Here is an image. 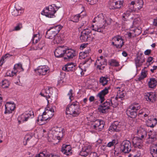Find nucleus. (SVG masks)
Instances as JSON below:
<instances>
[{
  "mask_svg": "<svg viewBox=\"0 0 157 157\" xmlns=\"http://www.w3.org/2000/svg\"><path fill=\"white\" fill-rule=\"evenodd\" d=\"M71 21L74 22H78V14L72 17L71 18Z\"/></svg>",
  "mask_w": 157,
  "mask_h": 157,
  "instance_id": "052dcab7",
  "label": "nucleus"
},
{
  "mask_svg": "<svg viewBox=\"0 0 157 157\" xmlns=\"http://www.w3.org/2000/svg\"><path fill=\"white\" fill-rule=\"evenodd\" d=\"M91 31L88 29L83 31L81 33L80 36L81 41L82 42L87 41L89 37V34L91 33Z\"/></svg>",
  "mask_w": 157,
  "mask_h": 157,
  "instance_id": "aec40b11",
  "label": "nucleus"
},
{
  "mask_svg": "<svg viewBox=\"0 0 157 157\" xmlns=\"http://www.w3.org/2000/svg\"><path fill=\"white\" fill-rule=\"evenodd\" d=\"M140 108V106L138 103H135L128 109L126 113L130 117L134 118L136 116L137 111Z\"/></svg>",
  "mask_w": 157,
  "mask_h": 157,
  "instance_id": "39448f33",
  "label": "nucleus"
},
{
  "mask_svg": "<svg viewBox=\"0 0 157 157\" xmlns=\"http://www.w3.org/2000/svg\"><path fill=\"white\" fill-rule=\"evenodd\" d=\"M117 123H118V122L115 121L113 124H112L109 128V131L111 132L113 131L117 132Z\"/></svg>",
  "mask_w": 157,
  "mask_h": 157,
  "instance_id": "79ce46f5",
  "label": "nucleus"
},
{
  "mask_svg": "<svg viewBox=\"0 0 157 157\" xmlns=\"http://www.w3.org/2000/svg\"><path fill=\"white\" fill-rule=\"evenodd\" d=\"M147 85L149 88L154 89L157 85L156 79L154 78H151L147 79Z\"/></svg>",
  "mask_w": 157,
  "mask_h": 157,
  "instance_id": "a878e982",
  "label": "nucleus"
},
{
  "mask_svg": "<svg viewBox=\"0 0 157 157\" xmlns=\"http://www.w3.org/2000/svg\"><path fill=\"white\" fill-rule=\"evenodd\" d=\"M140 137H138L137 136L134 137L132 140V142L133 144V145H135L138 142H139L140 141H142V140L141 139L142 138H140Z\"/></svg>",
  "mask_w": 157,
  "mask_h": 157,
  "instance_id": "603ef678",
  "label": "nucleus"
},
{
  "mask_svg": "<svg viewBox=\"0 0 157 157\" xmlns=\"http://www.w3.org/2000/svg\"><path fill=\"white\" fill-rule=\"evenodd\" d=\"M77 101H76L73 102L72 104L67 105L66 109V114L72 115L74 117L76 116V115H78V107L77 104Z\"/></svg>",
  "mask_w": 157,
  "mask_h": 157,
  "instance_id": "20e7f679",
  "label": "nucleus"
},
{
  "mask_svg": "<svg viewBox=\"0 0 157 157\" xmlns=\"http://www.w3.org/2000/svg\"><path fill=\"white\" fill-rule=\"evenodd\" d=\"M16 71L13 70L12 71H7L6 74V76L12 77L15 75H16Z\"/></svg>",
  "mask_w": 157,
  "mask_h": 157,
  "instance_id": "3c124183",
  "label": "nucleus"
},
{
  "mask_svg": "<svg viewBox=\"0 0 157 157\" xmlns=\"http://www.w3.org/2000/svg\"><path fill=\"white\" fill-rule=\"evenodd\" d=\"M117 144V141L116 140H113L111 142H109L107 144V146L111 147Z\"/></svg>",
  "mask_w": 157,
  "mask_h": 157,
  "instance_id": "bf43d9fd",
  "label": "nucleus"
},
{
  "mask_svg": "<svg viewBox=\"0 0 157 157\" xmlns=\"http://www.w3.org/2000/svg\"><path fill=\"white\" fill-rule=\"evenodd\" d=\"M65 60H68L73 58L76 55L75 51L70 48H68L66 47V50L65 51Z\"/></svg>",
  "mask_w": 157,
  "mask_h": 157,
  "instance_id": "9b49d317",
  "label": "nucleus"
},
{
  "mask_svg": "<svg viewBox=\"0 0 157 157\" xmlns=\"http://www.w3.org/2000/svg\"><path fill=\"white\" fill-rule=\"evenodd\" d=\"M115 89L117 91V93L116 96L117 98L121 101L123 100L124 99L126 95L125 91L123 89L118 87L115 88Z\"/></svg>",
  "mask_w": 157,
  "mask_h": 157,
  "instance_id": "a211bd4d",
  "label": "nucleus"
},
{
  "mask_svg": "<svg viewBox=\"0 0 157 157\" xmlns=\"http://www.w3.org/2000/svg\"><path fill=\"white\" fill-rule=\"evenodd\" d=\"M134 146L136 148H138L139 149L142 148L143 146L142 140V141H140L135 145H134Z\"/></svg>",
  "mask_w": 157,
  "mask_h": 157,
  "instance_id": "680f3d73",
  "label": "nucleus"
},
{
  "mask_svg": "<svg viewBox=\"0 0 157 157\" xmlns=\"http://www.w3.org/2000/svg\"><path fill=\"white\" fill-rule=\"evenodd\" d=\"M87 56V52H80L79 53V58L80 59H84Z\"/></svg>",
  "mask_w": 157,
  "mask_h": 157,
  "instance_id": "4d7b16f0",
  "label": "nucleus"
},
{
  "mask_svg": "<svg viewBox=\"0 0 157 157\" xmlns=\"http://www.w3.org/2000/svg\"><path fill=\"white\" fill-rule=\"evenodd\" d=\"M35 71L36 73L39 75H46L49 72L50 69L47 66L44 65L39 67Z\"/></svg>",
  "mask_w": 157,
  "mask_h": 157,
  "instance_id": "4468645a",
  "label": "nucleus"
},
{
  "mask_svg": "<svg viewBox=\"0 0 157 157\" xmlns=\"http://www.w3.org/2000/svg\"><path fill=\"white\" fill-rule=\"evenodd\" d=\"M22 28V24L19 23L17 24L16 26L14 28L13 31H17L20 30Z\"/></svg>",
  "mask_w": 157,
  "mask_h": 157,
  "instance_id": "13d9d810",
  "label": "nucleus"
},
{
  "mask_svg": "<svg viewBox=\"0 0 157 157\" xmlns=\"http://www.w3.org/2000/svg\"><path fill=\"white\" fill-rule=\"evenodd\" d=\"M112 21L111 19L104 17L103 14H100L93 20V22L96 23L92 25V30L101 32L105 26L111 24Z\"/></svg>",
  "mask_w": 157,
  "mask_h": 157,
  "instance_id": "f257e3e1",
  "label": "nucleus"
},
{
  "mask_svg": "<svg viewBox=\"0 0 157 157\" xmlns=\"http://www.w3.org/2000/svg\"><path fill=\"white\" fill-rule=\"evenodd\" d=\"M104 126V122L100 120H96L94 121L90 126V128L94 129V131H101Z\"/></svg>",
  "mask_w": 157,
  "mask_h": 157,
  "instance_id": "6e6552de",
  "label": "nucleus"
},
{
  "mask_svg": "<svg viewBox=\"0 0 157 157\" xmlns=\"http://www.w3.org/2000/svg\"><path fill=\"white\" fill-rule=\"evenodd\" d=\"M13 70L15 71L17 74L18 72H20L23 71L24 69L22 67V65L21 63H18L15 64Z\"/></svg>",
  "mask_w": 157,
  "mask_h": 157,
  "instance_id": "ea45409f",
  "label": "nucleus"
},
{
  "mask_svg": "<svg viewBox=\"0 0 157 157\" xmlns=\"http://www.w3.org/2000/svg\"><path fill=\"white\" fill-rule=\"evenodd\" d=\"M59 8L56 4H53L44 8L41 14L49 18H53L55 17V14Z\"/></svg>",
  "mask_w": 157,
  "mask_h": 157,
  "instance_id": "7ed1b4c3",
  "label": "nucleus"
},
{
  "mask_svg": "<svg viewBox=\"0 0 157 157\" xmlns=\"http://www.w3.org/2000/svg\"><path fill=\"white\" fill-rule=\"evenodd\" d=\"M34 117L33 112L32 110L26 111L18 118V121L19 124L27 121L29 119Z\"/></svg>",
  "mask_w": 157,
  "mask_h": 157,
  "instance_id": "423d86ee",
  "label": "nucleus"
},
{
  "mask_svg": "<svg viewBox=\"0 0 157 157\" xmlns=\"http://www.w3.org/2000/svg\"><path fill=\"white\" fill-rule=\"evenodd\" d=\"M148 119L146 122V125L147 127L153 128L157 124V120L156 118H147Z\"/></svg>",
  "mask_w": 157,
  "mask_h": 157,
  "instance_id": "bb28decb",
  "label": "nucleus"
},
{
  "mask_svg": "<svg viewBox=\"0 0 157 157\" xmlns=\"http://www.w3.org/2000/svg\"><path fill=\"white\" fill-rule=\"evenodd\" d=\"M33 136V135L31 133H28L25 136L24 141L23 144L25 145L27 144V142L29 141H31Z\"/></svg>",
  "mask_w": 157,
  "mask_h": 157,
  "instance_id": "58836bf2",
  "label": "nucleus"
},
{
  "mask_svg": "<svg viewBox=\"0 0 157 157\" xmlns=\"http://www.w3.org/2000/svg\"><path fill=\"white\" fill-rule=\"evenodd\" d=\"M134 10H135L134 6H132V5H130L129 4L128 6V10H127L124 13H125V14H127V16H129L131 12Z\"/></svg>",
  "mask_w": 157,
  "mask_h": 157,
  "instance_id": "49530a36",
  "label": "nucleus"
},
{
  "mask_svg": "<svg viewBox=\"0 0 157 157\" xmlns=\"http://www.w3.org/2000/svg\"><path fill=\"white\" fill-rule=\"evenodd\" d=\"M71 146L69 145H63L61 150L62 153L67 156H69L71 155Z\"/></svg>",
  "mask_w": 157,
  "mask_h": 157,
  "instance_id": "b1692460",
  "label": "nucleus"
},
{
  "mask_svg": "<svg viewBox=\"0 0 157 157\" xmlns=\"http://www.w3.org/2000/svg\"><path fill=\"white\" fill-rule=\"evenodd\" d=\"M137 134L139 137L143 138L147 135V131L143 127L139 128L137 131Z\"/></svg>",
  "mask_w": 157,
  "mask_h": 157,
  "instance_id": "c85d7f7f",
  "label": "nucleus"
},
{
  "mask_svg": "<svg viewBox=\"0 0 157 157\" xmlns=\"http://www.w3.org/2000/svg\"><path fill=\"white\" fill-rule=\"evenodd\" d=\"M107 60L105 59H98L96 61L97 68L100 70H103L106 65Z\"/></svg>",
  "mask_w": 157,
  "mask_h": 157,
  "instance_id": "4be33fe9",
  "label": "nucleus"
},
{
  "mask_svg": "<svg viewBox=\"0 0 157 157\" xmlns=\"http://www.w3.org/2000/svg\"><path fill=\"white\" fill-rule=\"evenodd\" d=\"M90 157H98L97 153L95 152H92L90 155Z\"/></svg>",
  "mask_w": 157,
  "mask_h": 157,
  "instance_id": "774afa93",
  "label": "nucleus"
},
{
  "mask_svg": "<svg viewBox=\"0 0 157 157\" xmlns=\"http://www.w3.org/2000/svg\"><path fill=\"white\" fill-rule=\"evenodd\" d=\"M11 56H12V55H10L9 54L7 53L4 56H2V57L1 58L0 60L1 62L2 61V62L3 63L4 59H6L7 58H9Z\"/></svg>",
  "mask_w": 157,
  "mask_h": 157,
  "instance_id": "0e129e2a",
  "label": "nucleus"
},
{
  "mask_svg": "<svg viewBox=\"0 0 157 157\" xmlns=\"http://www.w3.org/2000/svg\"><path fill=\"white\" fill-rule=\"evenodd\" d=\"M123 1L110 0L109 2V7L110 9H120L123 6Z\"/></svg>",
  "mask_w": 157,
  "mask_h": 157,
  "instance_id": "1a4fd4ad",
  "label": "nucleus"
},
{
  "mask_svg": "<svg viewBox=\"0 0 157 157\" xmlns=\"http://www.w3.org/2000/svg\"><path fill=\"white\" fill-rule=\"evenodd\" d=\"M111 106V105L110 100L109 99L99 107L98 110L100 112L102 113H105L107 112L108 109Z\"/></svg>",
  "mask_w": 157,
  "mask_h": 157,
  "instance_id": "2eb2a0df",
  "label": "nucleus"
},
{
  "mask_svg": "<svg viewBox=\"0 0 157 157\" xmlns=\"http://www.w3.org/2000/svg\"><path fill=\"white\" fill-rule=\"evenodd\" d=\"M156 98L155 94L153 92L148 93L145 95V98L147 101L153 102L155 101Z\"/></svg>",
  "mask_w": 157,
  "mask_h": 157,
  "instance_id": "cd10ccee",
  "label": "nucleus"
},
{
  "mask_svg": "<svg viewBox=\"0 0 157 157\" xmlns=\"http://www.w3.org/2000/svg\"><path fill=\"white\" fill-rule=\"evenodd\" d=\"M50 119V117L46 113H44V112L42 115H39L38 117L37 123L40 125H42L46 123L47 120Z\"/></svg>",
  "mask_w": 157,
  "mask_h": 157,
  "instance_id": "dca6fc26",
  "label": "nucleus"
},
{
  "mask_svg": "<svg viewBox=\"0 0 157 157\" xmlns=\"http://www.w3.org/2000/svg\"><path fill=\"white\" fill-rule=\"evenodd\" d=\"M73 95V90L72 89H71L67 94V96L69 97L70 101H72L74 99V97Z\"/></svg>",
  "mask_w": 157,
  "mask_h": 157,
  "instance_id": "6e6d98bb",
  "label": "nucleus"
},
{
  "mask_svg": "<svg viewBox=\"0 0 157 157\" xmlns=\"http://www.w3.org/2000/svg\"><path fill=\"white\" fill-rule=\"evenodd\" d=\"M10 82L7 80L5 79L2 81V86L3 88H7L9 86Z\"/></svg>",
  "mask_w": 157,
  "mask_h": 157,
  "instance_id": "864d4df0",
  "label": "nucleus"
},
{
  "mask_svg": "<svg viewBox=\"0 0 157 157\" xmlns=\"http://www.w3.org/2000/svg\"><path fill=\"white\" fill-rule=\"evenodd\" d=\"M144 2L142 0H137L136 2L132 1L130 5H132L134 6V10L136 9L135 8H137L138 10H140L143 7Z\"/></svg>",
  "mask_w": 157,
  "mask_h": 157,
  "instance_id": "393cba45",
  "label": "nucleus"
},
{
  "mask_svg": "<svg viewBox=\"0 0 157 157\" xmlns=\"http://www.w3.org/2000/svg\"><path fill=\"white\" fill-rule=\"evenodd\" d=\"M24 12V9L22 8H21L19 9H16L14 10L13 12L12 13V15L14 16H17L20 15L21 13H22Z\"/></svg>",
  "mask_w": 157,
  "mask_h": 157,
  "instance_id": "37998d69",
  "label": "nucleus"
},
{
  "mask_svg": "<svg viewBox=\"0 0 157 157\" xmlns=\"http://www.w3.org/2000/svg\"><path fill=\"white\" fill-rule=\"evenodd\" d=\"M150 112L149 110L145 108V110L143 113V116L145 119H147V118L151 117V115L150 114Z\"/></svg>",
  "mask_w": 157,
  "mask_h": 157,
  "instance_id": "8fccbe9b",
  "label": "nucleus"
},
{
  "mask_svg": "<svg viewBox=\"0 0 157 157\" xmlns=\"http://www.w3.org/2000/svg\"><path fill=\"white\" fill-rule=\"evenodd\" d=\"M35 157H50L48 153L45 151H43L37 155Z\"/></svg>",
  "mask_w": 157,
  "mask_h": 157,
  "instance_id": "09e8293b",
  "label": "nucleus"
},
{
  "mask_svg": "<svg viewBox=\"0 0 157 157\" xmlns=\"http://www.w3.org/2000/svg\"><path fill=\"white\" fill-rule=\"evenodd\" d=\"M123 128V126H121L120 124L117 123V132H119Z\"/></svg>",
  "mask_w": 157,
  "mask_h": 157,
  "instance_id": "338daca9",
  "label": "nucleus"
},
{
  "mask_svg": "<svg viewBox=\"0 0 157 157\" xmlns=\"http://www.w3.org/2000/svg\"><path fill=\"white\" fill-rule=\"evenodd\" d=\"M56 35V33H54V31L52 30L51 29L47 32L45 37L47 38L52 39Z\"/></svg>",
  "mask_w": 157,
  "mask_h": 157,
  "instance_id": "e433bc0d",
  "label": "nucleus"
},
{
  "mask_svg": "<svg viewBox=\"0 0 157 157\" xmlns=\"http://www.w3.org/2000/svg\"><path fill=\"white\" fill-rule=\"evenodd\" d=\"M56 107L53 105H50L46 107L44 111V113H46L51 118L53 116Z\"/></svg>",
  "mask_w": 157,
  "mask_h": 157,
  "instance_id": "412c9836",
  "label": "nucleus"
},
{
  "mask_svg": "<svg viewBox=\"0 0 157 157\" xmlns=\"http://www.w3.org/2000/svg\"><path fill=\"white\" fill-rule=\"evenodd\" d=\"M63 129L61 128L56 127L52 128L48 134V140L50 141H52V140H60L63 136Z\"/></svg>",
  "mask_w": 157,
  "mask_h": 157,
  "instance_id": "f03ea898",
  "label": "nucleus"
},
{
  "mask_svg": "<svg viewBox=\"0 0 157 157\" xmlns=\"http://www.w3.org/2000/svg\"><path fill=\"white\" fill-rule=\"evenodd\" d=\"M63 27L61 25H58L55 26V27L51 28V29L54 32L56 33V34H58V33L60 31Z\"/></svg>",
  "mask_w": 157,
  "mask_h": 157,
  "instance_id": "de8ad7c7",
  "label": "nucleus"
},
{
  "mask_svg": "<svg viewBox=\"0 0 157 157\" xmlns=\"http://www.w3.org/2000/svg\"><path fill=\"white\" fill-rule=\"evenodd\" d=\"M53 93V88L52 87H47L43 89L40 93V95L42 96L45 97L48 102V99L50 98L52 96Z\"/></svg>",
  "mask_w": 157,
  "mask_h": 157,
  "instance_id": "ddd939ff",
  "label": "nucleus"
},
{
  "mask_svg": "<svg viewBox=\"0 0 157 157\" xmlns=\"http://www.w3.org/2000/svg\"><path fill=\"white\" fill-rule=\"evenodd\" d=\"M75 69V66L72 63H70L66 65L62 68V70L64 71H72Z\"/></svg>",
  "mask_w": 157,
  "mask_h": 157,
  "instance_id": "c9c22d12",
  "label": "nucleus"
},
{
  "mask_svg": "<svg viewBox=\"0 0 157 157\" xmlns=\"http://www.w3.org/2000/svg\"><path fill=\"white\" fill-rule=\"evenodd\" d=\"M133 152L134 153V155L136 157H140L141 156V152L140 151H134Z\"/></svg>",
  "mask_w": 157,
  "mask_h": 157,
  "instance_id": "69168bd1",
  "label": "nucleus"
},
{
  "mask_svg": "<svg viewBox=\"0 0 157 157\" xmlns=\"http://www.w3.org/2000/svg\"><path fill=\"white\" fill-rule=\"evenodd\" d=\"M141 23V20L139 18L135 19L133 22V25L136 26L140 25Z\"/></svg>",
  "mask_w": 157,
  "mask_h": 157,
  "instance_id": "5fc2aeb1",
  "label": "nucleus"
},
{
  "mask_svg": "<svg viewBox=\"0 0 157 157\" xmlns=\"http://www.w3.org/2000/svg\"><path fill=\"white\" fill-rule=\"evenodd\" d=\"M110 79L107 77H101L99 79L100 83L103 86H105L108 84V82L110 81Z\"/></svg>",
  "mask_w": 157,
  "mask_h": 157,
  "instance_id": "f704fd0d",
  "label": "nucleus"
},
{
  "mask_svg": "<svg viewBox=\"0 0 157 157\" xmlns=\"http://www.w3.org/2000/svg\"><path fill=\"white\" fill-rule=\"evenodd\" d=\"M66 47L59 46L58 47L54 52L55 56L57 58L61 57L64 56Z\"/></svg>",
  "mask_w": 157,
  "mask_h": 157,
  "instance_id": "f3484780",
  "label": "nucleus"
},
{
  "mask_svg": "<svg viewBox=\"0 0 157 157\" xmlns=\"http://www.w3.org/2000/svg\"><path fill=\"white\" fill-rule=\"evenodd\" d=\"M112 44L117 48H121L124 44V41L121 36L117 35L113 37L111 40Z\"/></svg>",
  "mask_w": 157,
  "mask_h": 157,
  "instance_id": "0eeeda50",
  "label": "nucleus"
},
{
  "mask_svg": "<svg viewBox=\"0 0 157 157\" xmlns=\"http://www.w3.org/2000/svg\"><path fill=\"white\" fill-rule=\"evenodd\" d=\"M157 135V132L154 131L150 132L148 134L149 137L148 138V141L149 143H151L155 139Z\"/></svg>",
  "mask_w": 157,
  "mask_h": 157,
  "instance_id": "2f4dec72",
  "label": "nucleus"
},
{
  "mask_svg": "<svg viewBox=\"0 0 157 157\" xmlns=\"http://www.w3.org/2000/svg\"><path fill=\"white\" fill-rule=\"evenodd\" d=\"M109 100H110L111 106L114 108L117 106L119 102L121 101L116 97H112Z\"/></svg>",
  "mask_w": 157,
  "mask_h": 157,
  "instance_id": "473e14b6",
  "label": "nucleus"
},
{
  "mask_svg": "<svg viewBox=\"0 0 157 157\" xmlns=\"http://www.w3.org/2000/svg\"><path fill=\"white\" fill-rule=\"evenodd\" d=\"M110 89V87L109 86L106 87L103 90L99 93L97 95V99L102 103L105 100V97L109 93V90Z\"/></svg>",
  "mask_w": 157,
  "mask_h": 157,
  "instance_id": "9d476101",
  "label": "nucleus"
},
{
  "mask_svg": "<svg viewBox=\"0 0 157 157\" xmlns=\"http://www.w3.org/2000/svg\"><path fill=\"white\" fill-rule=\"evenodd\" d=\"M84 0H83V1H82L80 2H82V3L79 4V18H83L84 17H86V13L84 10V6L82 4V2H84Z\"/></svg>",
  "mask_w": 157,
  "mask_h": 157,
  "instance_id": "7c9ffc66",
  "label": "nucleus"
},
{
  "mask_svg": "<svg viewBox=\"0 0 157 157\" xmlns=\"http://www.w3.org/2000/svg\"><path fill=\"white\" fill-rule=\"evenodd\" d=\"M150 152L153 157H157V145L153 144L151 146Z\"/></svg>",
  "mask_w": 157,
  "mask_h": 157,
  "instance_id": "4c0bfd02",
  "label": "nucleus"
},
{
  "mask_svg": "<svg viewBox=\"0 0 157 157\" xmlns=\"http://www.w3.org/2000/svg\"><path fill=\"white\" fill-rule=\"evenodd\" d=\"M45 46V44L44 41L42 40H41L38 44L37 46L33 47L32 49L35 50H42Z\"/></svg>",
  "mask_w": 157,
  "mask_h": 157,
  "instance_id": "a19ab883",
  "label": "nucleus"
},
{
  "mask_svg": "<svg viewBox=\"0 0 157 157\" xmlns=\"http://www.w3.org/2000/svg\"><path fill=\"white\" fill-rule=\"evenodd\" d=\"M110 64L111 65L115 67H117L119 65V63L118 62L115 60L113 59L111 60L110 61Z\"/></svg>",
  "mask_w": 157,
  "mask_h": 157,
  "instance_id": "e2e57ef3",
  "label": "nucleus"
},
{
  "mask_svg": "<svg viewBox=\"0 0 157 157\" xmlns=\"http://www.w3.org/2000/svg\"><path fill=\"white\" fill-rule=\"evenodd\" d=\"M147 75V71L144 70L143 69L142 71L141 75L138 78L139 81H141L145 78Z\"/></svg>",
  "mask_w": 157,
  "mask_h": 157,
  "instance_id": "a18cd8bd",
  "label": "nucleus"
},
{
  "mask_svg": "<svg viewBox=\"0 0 157 157\" xmlns=\"http://www.w3.org/2000/svg\"><path fill=\"white\" fill-rule=\"evenodd\" d=\"M91 149L92 147L90 145L85 146L82 148V151H80L79 153V155L81 156H86L90 152Z\"/></svg>",
  "mask_w": 157,
  "mask_h": 157,
  "instance_id": "5701e85b",
  "label": "nucleus"
},
{
  "mask_svg": "<svg viewBox=\"0 0 157 157\" xmlns=\"http://www.w3.org/2000/svg\"><path fill=\"white\" fill-rule=\"evenodd\" d=\"M121 149L124 153H128L131 150L130 142L127 140L124 141L121 144Z\"/></svg>",
  "mask_w": 157,
  "mask_h": 157,
  "instance_id": "f8f14e48",
  "label": "nucleus"
},
{
  "mask_svg": "<svg viewBox=\"0 0 157 157\" xmlns=\"http://www.w3.org/2000/svg\"><path fill=\"white\" fill-rule=\"evenodd\" d=\"M135 63L136 68L140 67L145 61L144 58L142 56H138L135 59Z\"/></svg>",
  "mask_w": 157,
  "mask_h": 157,
  "instance_id": "c756f323",
  "label": "nucleus"
},
{
  "mask_svg": "<svg viewBox=\"0 0 157 157\" xmlns=\"http://www.w3.org/2000/svg\"><path fill=\"white\" fill-rule=\"evenodd\" d=\"M40 40V35L39 34H34L32 39V41H33V43L34 44H36L37 43L38 41Z\"/></svg>",
  "mask_w": 157,
  "mask_h": 157,
  "instance_id": "c03bdc74",
  "label": "nucleus"
},
{
  "mask_svg": "<svg viewBox=\"0 0 157 157\" xmlns=\"http://www.w3.org/2000/svg\"><path fill=\"white\" fill-rule=\"evenodd\" d=\"M5 114H9L12 113L15 108V105L14 103L10 102H7L5 105Z\"/></svg>",
  "mask_w": 157,
  "mask_h": 157,
  "instance_id": "6ab92c4d",
  "label": "nucleus"
},
{
  "mask_svg": "<svg viewBox=\"0 0 157 157\" xmlns=\"http://www.w3.org/2000/svg\"><path fill=\"white\" fill-rule=\"evenodd\" d=\"M63 40V35H60L59 34H57L53 38V42L54 44H58L62 43Z\"/></svg>",
  "mask_w": 157,
  "mask_h": 157,
  "instance_id": "72a5a7b5",
  "label": "nucleus"
}]
</instances>
